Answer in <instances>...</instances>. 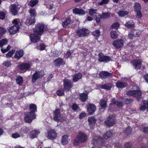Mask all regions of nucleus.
Returning <instances> with one entry per match:
<instances>
[{
	"mask_svg": "<svg viewBox=\"0 0 148 148\" xmlns=\"http://www.w3.org/2000/svg\"><path fill=\"white\" fill-rule=\"evenodd\" d=\"M147 108V111L148 112V101L145 100L143 101L141 104L140 110L141 111H144Z\"/></svg>",
	"mask_w": 148,
	"mask_h": 148,
	"instance_id": "18",
	"label": "nucleus"
},
{
	"mask_svg": "<svg viewBox=\"0 0 148 148\" xmlns=\"http://www.w3.org/2000/svg\"><path fill=\"white\" fill-rule=\"evenodd\" d=\"M87 135L83 132H80L75 139L73 144L76 145L78 143H82L86 142L87 140Z\"/></svg>",
	"mask_w": 148,
	"mask_h": 148,
	"instance_id": "1",
	"label": "nucleus"
},
{
	"mask_svg": "<svg viewBox=\"0 0 148 148\" xmlns=\"http://www.w3.org/2000/svg\"><path fill=\"white\" fill-rule=\"evenodd\" d=\"M99 76L102 78H105L107 77H112V75L111 73L106 71H102L100 72L99 74Z\"/></svg>",
	"mask_w": 148,
	"mask_h": 148,
	"instance_id": "21",
	"label": "nucleus"
},
{
	"mask_svg": "<svg viewBox=\"0 0 148 148\" xmlns=\"http://www.w3.org/2000/svg\"><path fill=\"white\" fill-rule=\"evenodd\" d=\"M29 109L31 112H33L34 113V112L36 110L37 106L34 104H31L30 105Z\"/></svg>",
	"mask_w": 148,
	"mask_h": 148,
	"instance_id": "36",
	"label": "nucleus"
},
{
	"mask_svg": "<svg viewBox=\"0 0 148 148\" xmlns=\"http://www.w3.org/2000/svg\"><path fill=\"white\" fill-rule=\"evenodd\" d=\"M57 95L59 96H61L64 94V90L62 89H59L56 91Z\"/></svg>",
	"mask_w": 148,
	"mask_h": 148,
	"instance_id": "56",
	"label": "nucleus"
},
{
	"mask_svg": "<svg viewBox=\"0 0 148 148\" xmlns=\"http://www.w3.org/2000/svg\"><path fill=\"white\" fill-rule=\"evenodd\" d=\"M100 87L103 89H106L109 90L110 89L111 87L110 86L106 84H105L101 86Z\"/></svg>",
	"mask_w": 148,
	"mask_h": 148,
	"instance_id": "58",
	"label": "nucleus"
},
{
	"mask_svg": "<svg viewBox=\"0 0 148 148\" xmlns=\"http://www.w3.org/2000/svg\"><path fill=\"white\" fill-rule=\"evenodd\" d=\"M41 35L37 33L34 32L33 34L29 36L31 41L34 43L38 42L40 40Z\"/></svg>",
	"mask_w": 148,
	"mask_h": 148,
	"instance_id": "6",
	"label": "nucleus"
},
{
	"mask_svg": "<svg viewBox=\"0 0 148 148\" xmlns=\"http://www.w3.org/2000/svg\"><path fill=\"white\" fill-rule=\"evenodd\" d=\"M71 23V19L70 17H68L66 20L63 22L62 26L64 27H66L69 26L70 23Z\"/></svg>",
	"mask_w": 148,
	"mask_h": 148,
	"instance_id": "29",
	"label": "nucleus"
},
{
	"mask_svg": "<svg viewBox=\"0 0 148 148\" xmlns=\"http://www.w3.org/2000/svg\"><path fill=\"white\" fill-rule=\"evenodd\" d=\"M46 136L49 139H53L56 138V134L54 130H51L48 131L47 133L46 134Z\"/></svg>",
	"mask_w": 148,
	"mask_h": 148,
	"instance_id": "13",
	"label": "nucleus"
},
{
	"mask_svg": "<svg viewBox=\"0 0 148 148\" xmlns=\"http://www.w3.org/2000/svg\"><path fill=\"white\" fill-rule=\"evenodd\" d=\"M19 27L16 25H14L10 27L9 31L10 34H14L18 32Z\"/></svg>",
	"mask_w": 148,
	"mask_h": 148,
	"instance_id": "16",
	"label": "nucleus"
},
{
	"mask_svg": "<svg viewBox=\"0 0 148 148\" xmlns=\"http://www.w3.org/2000/svg\"><path fill=\"white\" fill-rule=\"evenodd\" d=\"M114 117L113 115L110 116L107 121H105V124L108 126H111L115 123Z\"/></svg>",
	"mask_w": 148,
	"mask_h": 148,
	"instance_id": "11",
	"label": "nucleus"
},
{
	"mask_svg": "<svg viewBox=\"0 0 148 148\" xmlns=\"http://www.w3.org/2000/svg\"><path fill=\"white\" fill-rule=\"evenodd\" d=\"M119 25V24L118 22H115L112 25L111 27L112 29H116L118 28Z\"/></svg>",
	"mask_w": 148,
	"mask_h": 148,
	"instance_id": "54",
	"label": "nucleus"
},
{
	"mask_svg": "<svg viewBox=\"0 0 148 148\" xmlns=\"http://www.w3.org/2000/svg\"><path fill=\"white\" fill-rule=\"evenodd\" d=\"M54 64L56 66H59L64 63L62 59L59 58L55 60L53 62Z\"/></svg>",
	"mask_w": 148,
	"mask_h": 148,
	"instance_id": "23",
	"label": "nucleus"
},
{
	"mask_svg": "<svg viewBox=\"0 0 148 148\" xmlns=\"http://www.w3.org/2000/svg\"><path fill=\"white\" fill-rule=\"evenodd\" d=\"M16 82L19 85H21L23 82V79L22 77L20 76L17 77L16 79Z\"/></svg>",
	"mask_w": 148,
	"mask_h": 148,
	"instance_id": "40",
	"label": "nucleus"
},
{
	"mask_svg": "<svg viewBox=\"0 0 148 148\" xmlns=\"http://www.w3.org/2000/svg\"><path fill=\"white\" fill-rule=\"evenodd\" d=\"M86 114L85 112H82L79 114V118L80 119H83L86 116Z\"/></svg>",
	"mask_w": 148,
	"mask_h": 148,
	"instance_id": "61",
	"label": "nucleus"
},
{
	"mask_svg": "<svg viewBox=\"0 0 148 148\" xmlns=\"http://www.w3.org/2000/svg\"><path fill=\"white\" fill-rule=\"evenodd\" d=\"M63 82L64 90L67 91L70 90L72 86L71 81L68 79L65 78L64 79Z\"/></svg>",
	"mask_w": 148,
	"mask_h": 148,
	"instance_id": "10",
	"label": "nucleus"
},
{
	"mask_svg": "<svg viewBox=\"0 0 148 148\" xmlns=\"http://www.w3.org/2000/svg\"><path fill=\"white\" fill-rule=\"evenodd\" d=\"M110 13L109 12L103 13L102 15V18L106 19L109 18L110 16Z\"/></svg>",
	"mask_w": 148,
	"mask_h": 148,
	"instance_id": "46",
	"label": "nucleus"
},
{
	"mask_svg": "<svg viewBox=\"0 0 148 148\" xmlns=\"http://www.w3.org/2000/svg\"><path fill=\"white\" fill-rule=\"evenodd\" d=\"M10 11L12 14L13 15H16L18 9L16 4L12 5L10 7Z\"/></svg>",
	"mask_w": 148,
	"mask_h": 148,
	"instance_id": "17",
	"label": "nucleus"
},
{
	"mask_svg": "<svg viewBox=\"0 0 148 148\" xmlns=\"http://www.w3.org/2000/svg\"><path fill=\"white\" fill-rule=\"evenodd\" d=\"M8 43V40L6 39H3L0 41V47H2L3 46L6 45Z\"/></svg>",
	"mask_w": 148,
	"mask_h": 148,
	"instance_id": "44",
	"label": "nucleus"
},
{
	"mask_svg": "<svg viewBox=\"0 0 148 148\" xmlns=\"http://www.w3.org/2000/svg\"><path fill=\"white\" fill-rule=\"evenodd\" d=\"M97 15V16H95V17L96 18V20L97 21V22L98 23H99L100 21L101 18H102V16L99 15L98 13Z\"/></svg>",
	"mask_w": 148,
	"mask_h": 148,
	"instance_id": "59",
	"label": "nucleus"
},
{
	"mask_svg": "<svg viewBox=\"0 0 148 148\" xmlns=\"http://www.w3.org/2000/svg\"><path fill=\"white\" fill-rule=\"evenodd\" d=\"M134 8L136 11L140 10L141 6L140 4L138 3H135Z\"/></svg>",
	"mask_w": 148,
	"mask_h": 148,
	"instance_id": "48",
	"label": "nucleus"
},
{
	"mask_svg": "<svg viewBox=\"0 0 148 148\" xmlns=\"http://www.w3.org/2000/svg\"><path fill=\"white\" fill-rule=\"evenodd\" d=\"M35 22V20L34 17L27 18L25 22V23L27 25H30Z\"/></svg>",
	"mask_w": 148,
	"mask_h": 148,
	"instance_id": "25",
	"label": "nucleus"
},
{
	"mask_svg": "<svg viewBox=\"0 0 148 148\" xmlns=\"http://www.w3.org/2000/svg\"><path fill=\"white\" fill-rule=\"evenodd\" d=\"M82 74L80 73H78L75 74L73 77V81L74 82H76L79 79L81 78Z\"/></svg>",
	"mask_w": 148,
	"mask_h": 148,
	"instance_id": "28",
	"label": "nucleus"
},
{
	"mask_svg": "<svg viewBox=\"0 0 148 148\" xmlns=\"http://www.w3.org/2000/svg\"><path fill=\"white\" fill-rule=\"evenodd\" d=\"M109 1V0H102L101 2H99L98 4L100 5H101L103 4H106L108 3Z\"/></svg>",
	"mask_w": 148,
	"mask_h": 148,
	"instance_id": "60",
	"label": "nucleus"
},
{
	"mask_svg": "<svg viewBox=\"0 0 148 148\" xmlns=\"http://www.w3.org/2000/svg\"><path fill=\"white\" fill-rule=\"evenodd\" d=\"M45 26V25L43 23L37 24L35 28L34 29V32L37 33L39 35H41L43 33Z\"/></svg>",
	"mask_w": 148,
	"mask_h": 148,
	"instance_id": "4",
	"label": "nucleus"
},
{
	"mask_svg": "<svg viewBox=\"0 0 148 148\" xmlns=\"http://www.w3.org/2000/svg\"><path fill=\"white\" fill-rule=\"evenodd\" d=\"M73 12L75 14L83 15L86 13L85 11L82 9L76 8L73 9Z\"/></svg>",
	"mask_w": 148,
	"mask_h": 148,
	"instance_id": "15",
	"label": "nucleus"
},
{
	"mask_svg": "<svg viewBox=\"0 0 148 148\" xmlns=\"http://www.w3.org/2000/svg\"><path fill=\"white\" fill-rule=\"evenodd\" d=\"M87 99V95L84 93H82L79 95V99L82 102H85Z\"/></svg>",
	"mask_w": 148,
	"mask_h": 148,
	"instance_id": "34",
	"label": "nucleus"
},
{
	"mask_svg": "<svg viewBox=\"0 0 148 148\" xmlns=\"http://www.w3.org/2000/svg\"><path fill=\"white\" fill-rule=\"evenodd\" d=\"M63 115L60 113V110L59 109H56L54 112L53 119L55 121H62L63 120Z\"/></svg>",
	"mask_w": 148,
	"mask_h": 148,
	"instance_id": "7",
	"label": "nucleus"
},
{
	"mask_svg": "<svg viewBox=\"0 0 148 148\" xmlns=\"http://www.w3.org/2000/svg\"><path fill=\"white\" fill-rule=\"evenodd\" d=\"M133 64L135 69H138L140 67L141 61L140 60H135L133 62Z\"/></svg>",
	"mask_w": 148,
	"mask_h": 148,
	"instance_id": "20",
	"label": "nucleus"
},
{
	"mask_svg": "<svg viewBox=\"0 0 148 148\" xmlns=\"http://www.w3.org/2000/svg\"><path fill=\"white\" fill-rule=\"evenodd\" d=\"M30 130L29 128L27 127L26 126H24L22 127L21 130V132L23 133L26 134Z\"/></svg>",
	"mask_w": 148,
	"mask_h": 148,
	"instance_id": "39",
	"label": "nucleus"
},
{
	"mask_svg": "<svg viewBox=\"0 0 148 148\" xmlns=\"http://www.w3.org/2000/svg\"><path fill=\"white\" fill-rule=\"evenodd\" d=\"M45 5H46L47 7L49 9H51L52 8L53 6V3H49V2H47L45 3Z\"/></svg>",
	"mask_w": 148,
	"mask_h": 148,
	"instance_id": "51",
	"label": "nucleus"
},
{
	"mask_svg": "<svg viewBox=\"0 0 148 148\" xmlns=\"http://www.w3.org/2000/svg\"><path fill=\"white\" fill-rule=\"evenodd\" d=\"M44 75L43 71H36L33 75L32 77V82L34 83L38 79L42 78Z\"/></svg>",
	"mask_w": 148,
	"mask_h": 148,
	"instance_id": "3",
	"label": "nucleus"
},
{
	"mask_svg": "<svg viewBox=\"0 0 148 148\" xmlns=\"http://www.w3.org/2000/svg\"><path fill=\"white\" fill-rule=\"evenodd\" d=\"M92 34L96 37H99L100 35V32L99 30L97 29L93 32H92Z\"/></svg>",
	"mask_w": 148,
	"mask_h": 148,
	"instance_id": "49",
	"label": "nucleus"
},
{
	"mask_svg": "<svg viewBox=\"0 0 148 148\" xmlns=\"http://www.w3.org/2000/svg\"><path fill=\"white\" fill-rule=\"evenodd\" d=\"M31 66V65L28 63H24L20 65L19 67L21 70H27Z\"/></svg>",
	"mask_w": 148,
	"mask_h": 148,
	"instance_id": "27",
	"label": "nucleus"
},
{
	"mask_svg": "<svg viewBox=\"0 0 148 148\" xmlns=\"http://www.w3.org/2000/svg\"><path fill=\"white\" fill-rule=\"evenodd\" d=\"M12 137L14 138H16L20 137V135L18 133H13L12 134Z\"/></svg>",
	"mask_w": 148,
	"mask_h": 148,
	"instance_id": "63",
	"label": "nucleus"
},
{
	"mask_svg": "<svg viewBox=\"0 0 148 148\" xmlns=\"http://www.w3.org/2000/svg\"><path fill=\"white\" fill-rule=\"evenodd\" d=\"M37 0H31L29 5L31 7H34L38 3Z\"/></svg>",
	"mask_w": 148,
	"mask_h": 148,
	"instance_id": "47",
	"label": "nucleus"
},
{
	"mask_svg": "<svg viewBox=\"0 0 148 148\" xmlns=\"http://www.w3.org/2000/svg\"><path fill=\"white\" fill-rule=\"evenodd\" d=\"M127 95L129 96H132L136 97L138 99V101L139 100V98H140L142 92L139 90H130L127 92Z\"/></svg>",
	"mask_w": 148,
	"mask_h": 148,
	"instance_id": "2",
	"label": "nucleus"
},
{
	"mask_svg": "<svg viewBox=\"0 0 148 148\" xmlns=\"http://www.w3.org/2000/svg\"><path fill=\"white\" fill-rule=\"evenodd\" d=\"M129 12L125 11H120L118 13V14L120 17H123L128 15Z\"/></svg>",
	"mask_w": 148,
	"mask_h": 148,
	"instance_id": "37",
	"label": "nucleus"
},
{
	"mask_svg": "<svg viewBox=\"0 0 148 148\" xmlns=\"http://www.w3.org/2000/svg\"><path fill=\"white\" fill-rule=\"evenodd\" d=\"M97 12V9L91 8L89 10L88 14L90 16L95 18V16H97V15L98 14Z\"/></svg>",
	"mask_w": 148,
	"mask_h": 148,
	"instance_id": "22",
	"label": "nucleus"
},
{
	"mask_svg": "<svg viewBox=\"0 0 148 148\" xmlns=\"http://www.w3.org/2000/svg\"><path fill=\"white\" fill-rule=\"evenodd\" d=\"M112 45L116 49H120L123 45V40L121 39L116 40L112 42Z\"/></svg>",
	"mask_w": 148,
	"mask_h": 148,
	"instance_id": "8",
	"label": "nucleus"
},
{
	"mask_svg": "<svg viewBox=\"0 0 148 148\" xmlns=\"http://www.w3.org/2000/svg\"><path fill=\"white\" fill-rule=\"evenodd\" d=\"M98 60L99 62H107L110 61L111 59L108 56H105L102 53H100L99 55Z\"/></svg>",
	"mask_w": 148,
	"mask_h": 148,
	"instance_id": "12",
	"label": "nucleus"
},
{
	"mask_svg": "<svg viewBox=\"0 0 148 148\" xmlns=\"http://www.w3.org/2000/svg\"><path fill=\"white\" fill-rule=\"evenodd\" d=\"M31 16L34 17L36 15V10L34 9L31 8L29 11Z\"/></svg>",
	"mask_w": 148,
	"mask_h": 148,
	"instance_id": "41",
	"label": "nucleus"
},
{
	"mask_svg": "<svg viewBox=\"0 0 148 148\" xmlns=\"http://www.w3.org/2000/svg\"><path fill=\"white\" fill-rule=\"evenodd\" d=\"M78 107L77 105L73 104L72 106V109L74 111H76L78 109Z\"/></svg>",
	"mask_w": 148,
	"mask_h": 148,
	"instance_id": "64",
	"label": "nucleus"
},
{
	"mask_svg": "<svg viewBox=\"0 0 148 148\" xmlns=\"http://www.w3.org/2000/svg\"><path fill=\"white\" fill-rule=\"evenodd\" d=\"M6 32V30L4 28L0 27V38L5 34Z\"/></svg>",
	"mask_w": 148,
	"mask_h": 148,
	"instance_id": "53",
	"label": "nucleus"
},
{
	"mask_svg": "<svg viewBox=\"0 0 148 148\" xmlns=\"http://www.w3.org/2000/svg\"><path fill=\"white\" fill-rule=\"evenodd\" d=\"M3 64V65L7 67L10 66L11 65L10 62L8 60L4 61Z\"/></svg>",
	"mask_w": 148,
	"mask_h": 148,
	"instance_id": "57",
	"label": "nucleus"
},
{
	"mask_svg": "<svg viewBox=\"0 0 148 148\" xmlns=\"http://www.w3.org/2000/svg\"><path fill=\"white\" fill-rule=\"evenodd\" d=\"M124 132L127 135L130 134L131 133V129L130 127H127L124 131Z\"/></svg>",
	"mask_w": 148,
	"mask_h": 148,
	"instance_id": "50",
	"label": "nucleus"
},
{
	"mask_svg": "<svg viewBox=\"0 0 148 148\" xmlns=\"http://www.w3.org/2000/svg\"><path fill=\"white\" fill-rule=\"evenodd\" d=\"M112 102L113 104L116 105L119 108L121 107L122 106V103L121 102H116L114 99H112Z\"/></svg>",
	"mask_w": 148,
	"mask_h": 148,
	"instance_id": "38",
	"label": "nucleus"
},
{
	"mask_svg": "<svg viewBox=\"0 0 148 148\" xmlns=\"http://www.w3.org/2000/svg\"><path fill=\"white\" fill-rule=\"evenodd\" d=\"M45 48V45L43 44H41L39 46H36V48L39 50H44Z\"/></svg>",
	"mask_w": 148,
	"mask_h": 148,
	"instance_id": "52",
	"label": "nucleus"
},
{
	"mask_svg": "<svg viewBox=\"0 0 148 148\" xmlns=\"http://www.w3.org/2000/svg\"><path fill=\"white\" fill-rule=\"evenodd\" d=\"M100 105L101 106V109H105L106 107V101L103 100H101L100 103Z\"/></svg>",
	"mask_w": 148,
	"mask_h": 148,
	"instance_id": "43",
	"label": "nucleus"
},
{
	"mask_svg": "<svg viewBox=\"0 0 148 148\" xmlns=\"http://www.w3.org/2000/svg\"><path fill=\"white\" fill-rule=\"evenodd\" d=\"M23 54L24 52L23 50H21L19 51H17L15 53L14 58L18 59H19L23 56Z\"/></svg>",
	"mask_w": 148,
	"mask_h": 148,
	"instance_id": "24",
	"label": "nucleus"
},
{
	"mask_svg": "<svg viewBox=\"0 0 148 148\" xmlns=\"http://www.w3.org/2000/svg\"><path fill=\"white\" fill-rule=\"evenodd\" d=\"M87 111L90 115L92 114L96 110V106L93 104H90L87 105Z\"/></svg>",
	"mask_w": 148,
	"mask_h": 148,
	"instance_id": "14",
	"label": "nucleus"
},
{
	"mask_svg": "<svg viewBox=\"0 0 148 148\" xmlns=\"http://www.w3.org/2000/svg\"><path fill=\"white\" fill-rule=\"evenodd\" d=\"M126 85V84L125 82H118L116 84V86L118 88H123L125 87Z\"/></svg>",
	"mask_w": 148,
	"mask_h": 148,
	"instance_id": "33",
	"label": "nucleus"
},
{
	"mask_svg": "<svg viewBox=\"0 0 148 148\" xmlns=\"http://www.w3.org/2000/svg\"><path fill=\"white\" fill-rule=\"evenodd\" d=\"M137 12L136 17L138 18H140L142 16V14L140 10L138 11H136Z\"/></svg>",
	"mask_w": 148,
	"mask_h": 148,
	"instance_id": "62",
	"label": "nucleus"
},
{
	"mask_svg": "<svg viewBox=\"0 0 148 148\" xmlns=\"http://www.w3.org/2000/svg\"><path fill=\"white\" fill-rule=\"evenodd\" d=\"M134 23L132 20L128 21L125 24V26L128 28L134 27Z\"/></svg>",
	"mask_w": 148,
	"mask_h": 148,
	"instance_id": "35",
	"label": "nucleus"
},
{
	"mask_svg": "<svg viewBox=\"0 0 148 148\" xmlns=\"http://www.w3.org/2000/svg\"><path fill=\"white\" fill-rule=\"evenodd\" d=\"M40 133V131L38 130H34L32 132L30 138H34L36 137L37 135Z\"/></svg>",
	"mask_w": 148,
	"mask_h": 148,
	"instance_id": "26",
	"label": "nucleus"
},
{
	"mask_svg": "<svg viewBox=\"0 0 148 148\" xmlns=\"http://www.w3.org/2000/svg\"><path fill=\"white\" fill-rule=\"evenodd\" d=\"M62 143L64 145H65L68 143V136L67 135L63 136L61 140Z\"/></svg>",
	"mask_w": 148,
	"mask_h": 148,
	"instance_id": "32",
	"label": "nucleus"
},
{
	"mask_svg": "<svg viewBox=\"0 0 148 148\" xmlns=\"http://www.w3.org/2000/svg\"><path fill=\"white\" fill-rule=\"evenodd\" d=\"M36 118L35 114L33 112H29L27 114H25V121L27 123L31 122L32 120Z\"/></svg>",
	"mask_w": 148,
	"mask_h": 148,
	"instance_id": "9",
	"label": "nucleus"
},
{
	"mask_svg": "<svg viewBox=\"0 0 148 148\" xmlns=\"http://www.w3.org/2000/svg\"><path fill=\"white\" fill-rule=\"evenodd\" d=\"M21 22L19 19H15L13 21V23L15 25H16L19 27V25H21Z\"/></svg>",
	"mask_w": 148,
	"mask_h": 148,
	"instance_id": "42",
	"label": "nucleus"
},
{
	"mask_svg": "<svg viewBox=\"0 0 148 148\" xmlns=\"http://www.w3.org/2000/svg\"><path fill=\"white\" fill-rule=\"evenodd\" d=\"M88 121L89 123V125L91 128H92L94 124L96 122V119L94 116H90L88 118Z\"/></svg>",
	"mask_w": 148,
	"mask_h": 148,
	"instance_id": "19",
	"label": "nucleus"
},
{
	"mask_svg": "<svg viewBox=\"0 0 148 148\" xmlns=\"http://www.w3.org/2000/svg\"><path fill=\"white\" fill-rule=\"evenodd\" d=\"M110 35L111 38L113 39L116 38L119 35V33L118 32L114 31H112L110 33Z\"/></svg>",
	"mask_w": 148,
	"mask_h": 148,
	"instance_id": "31",
	"label": "nucleus"
},
{
	"mask_svg": "<svg viewBox=\"0 0 148 148\" xmlns=\"http://www.w3.org/2000/svg\"><path fill=\"white\" fill-rule=\"evenodd\" d=\"M15 51V50H13L12 51H10L6 54V56L7 58H10L11 57Z\"/></svg>",
	"mask_w": 148,
	"mask_h": 148,
	"instance_id": "55",
	"label": "nucleus"
},
{
	"mask_svg": "<svg viewBox=\"0 0 148 148\" xmlns=\"http://www.w3.org/2000/svg\"><path fill=\"white\" fill-rule=\"evenodd\" d=\"M99 141H100L102 143L103 141V139L101 138H100L98 136H96L93 137L92 143L93 144H95Z\"/></svg>",
	"mask_w": 148,
	"mask_h": 148,
	"instance_id": "30",
	"label": "nucleus"
},
{
	"mask_svg": "<svg viewBox=\"0 0 148 148\" xmlns=\"http://www.w3.org/2000/svg\"><path fill=\"white\" fill-rule=\"evenodd\" d=\"M112 131H107L106 133L103 136V138L106 139L109 137H110L112 135Z\"/></svg>",
	"mask_w": 148,
	"mask_h": 148,
	"instance_id": "45",
	"label": "nucleus"
},
{
	"mask_svg": "<svg viewBox=\"0 0 148 148\" xmlns=\"http://www.w3.org/2000/svg\"><path fill=\"white\" fill-rule=\"evenodd\" d=\"M77 35L79 37H84L86 36L89 33V31L85 28L79 29L76 31Z\"/></svg>",
	"mask_w": 148,
	"mask_h": 148,
	"instance_id": "5",
	"label": "nucleus"
}]
</instances>
